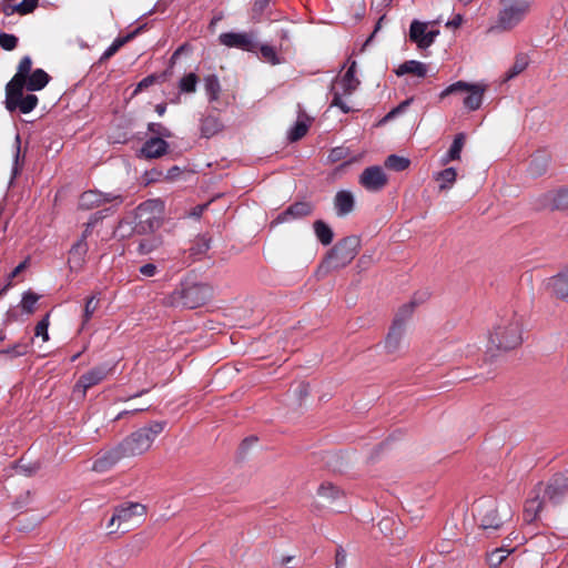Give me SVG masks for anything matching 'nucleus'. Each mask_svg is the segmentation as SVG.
I'll list each match as a JSON object with an SVG mask.
<instances>
[{"instance_id": "9", "label": "nucleus", "mask_w": 568, "mask_h": 568, "mask_svg": "<svg viewBox=\"0 0 568 568\" xmlns=\"http://www.w3.org/2000/svg\"><path fill=\"white\" fill-rule=\"evenodd\" d=\"M358 246L359 240L355 236L343 240L331 251L327 263L334 268L345 266L356 256Z\"/></svg>"}, {"instance_id": "21", "label": "nucleus", "mask_w": 568, "mask_h": 568, "mask_svg": "<svg viewBox=\"0 0 568 568\" xmlns=\"http://www.w3.org/2000/svg\"><path fill=\"white\" fill-rule=\"evenodd\" d=\"M168 143L161 138L148 140L141 149V154L146 159H155L166 153Z\"/></svg>"}, {"instance_id": "14", "label": "nucleus", "mask_w": 568, "mask_h": 568, "mask_svg": "<svg viewBox=\"0 0 568 568\" xmlns=\"http://www.w3.org/2000/svg\"><path fill=\"white\" fill-rule=\"evenodd\" d=\"M101 212L95 213L92 215L91 220L87 224V229L83 232L82 239L75 243L71 250H70V267L79 268L83 262V256L87 253V244L84 242L85 237L88 236L90 229L101 219Z\"/></svg>"}, {"instance_id": "51", "label": "nucleus", "mask_w": 568, "mask_h": 568, "mask_svg": "<svg viewBox=\"0 0 568 568\" xmlns=\"http://www.w3.org/2000/svg\"><path fill=\"white\" fill-rule=\"evenodd\" d=\"M1 9L6 16H12L13 13H18V4L17 3L4 2L2 4Z\"/></svg>"}, {"instance_id": "44", "label": "nucleus", "mask_w": 568, "mask_h": 568, "mask_svg": "<svg viewBox=\"0 0 568 568\" xmlns=\"http://www.w3.org/2000/svg\"><path fill=\"white\" fill-rule=\"evenodd\" d=\"M49 315L44 316L36 326V336L41 337L43 342L49 339Z\"/></svg>"}, {"instance_id": "63", "label": "nucleus", "mask_w": 568, "mask_h": 568, "mask_svg": "<svg viewBox=\"0 0 568 568\" xmlns=\"http://www.w3.org/2000/svg\"><path fill=\"white\" fill-rule=\"evenodd\" d=\"M204 206H199L195 209V211L193 212V215L194 216H200V214L202 213Z\"/></svg>"}, {"instance_id": "24", "label": "nucleus", "mask_w": 568, "mask_h": 568, "mask_svg": "<svg viewBox=\"0 0 568 568\" xmlns=\"http://www.w3.org/2000/svg\"><path fill=\"white\" fill-rule=\"evenodd\" d=\"M335 207L341 216L351 213L354 207V195L349 191L337 192L335 195Z\"/></svg>"}, {"instance_id": "16", "label": "nucleus", "mask_w": 568, "mask_h": 568, "mask_svg": "<svg viewBox=\"0 0 568 568\" xmlns=\"http://www.w3.org/2000/svg\"><path fill=\"white\" fill-rule=\"evenodd\" d=\"M359 183L368 191H379L387 183V176L381 166H369L359 176Z\"/></svg>"}, {"instance_id": "33", "label": "nucleus", "mask_w": 568, "mask_h": 568, "mask_svg": "<svg viewBox=\"0 0 568 568\" xmlns=\"http://www.w3.org/2000/svg\"><path fill=\"white\" fill-rule=\"evenodd\" d=\"M540 508L541 501L538 497L529 499L525 505L524 519L528 523L535 520Z\"/></svg>"}, {"instance_id": "58", "label": "nucleus", "mask_w": 568, "mask_h": 568, "mask_svg": "<svg viewBox=\"0 0 568 568\" xmlns=\"http://www.w3.org/2000/svg\"><path fill=\"white\" fill-rule=\"evenodd\" d=\"M180 173V169L178 166L172 168L168 171V179H174Z\"/></svg>"}, {"instance_id": "57", "label": "nucleus", "mask_w": 568, "mask_h": 568, "mask_svg": "<svg viewBox=\"0 0 568 568\" xmlns=\"http://www.w3.org/2000/svg\"><path fill=\"white\" fill-rule=\"evenodd\" d=\"M19 154H20V149L19 146H17V152H16V155H14V163H13V169H12V178L11 179H14L16 175L18 174L19 172Z\"/></svg>"}, {"instance_id": "13", "label": "nucleus", "mask_w": 568, "mask_h": 568, "mask_svg": "<svg viewBox=\"0 0 568 568\" xmlns=\"http://www.w3.org/2000/svg\"><path fill=\"white\" fill-rule=\"evenodd\" d=\"M122 202L121 196L112 193H101L98 191H87L82 193L79 205L83 210H91L93 207L100 206L104 203H114L120 204Z\"/></svg>"}, {"instance_id": "56", "label": "nucleus", "mask_w": 568, "mask_h": 568, "mask_svg": "<svg viewBox=\"0 0 568 568\" xmlns=\"http://www.w3.org/2000/svg\"><path fill=\"white\" fill-rule=\"evenodd\" d=\"M155 247V244H151L148 241H142L139 245V248L142 253H149Z\"/></svg>"}, {"instance_id": "32", "label": "nucleus", "mask_w": 568, "mask_h": 568, "mask_svg": "<svg viewBox=\"0 0 568 568\" xmlns=\"http://www.w3.org/2000/svg\"><path fill=\"white\" fill-rule=\"evenodd\" d=\"M40 298V295L36 294L32 291H27L23 293L20 307L22 308V312L30 315L34 312L36 305Z\"/></svg>"}, {"instance_id": "35", "label": "nucleus", "mask_w": 568, "mask_h": 568, "mask_svg": "<svg viewBox=\"0 0 568 568\" xmlns=\"http://www.w3.org/2000/svg\"><path fill=\"white\" fill-rule=\"evenodd\" d=\"M221 91L219 79L215 75H209L205 78V92L210 101L219 99Z\"/></svg>"}, {"instance_id": "41", "label": "nucleus", "mask_w": 568, "mask_h": 568, "mask_svg": "<svg viewBox=\"0 0 568 568\" xmlns=\"http://www.w3.org/2000/svg\"><path fill=\"white\" fill-rule=\"evenodd\" d=\"M508 554L509 552L507 550L503 549V548L495 549L488 556V562H489L490 567L491 568L498 567L506 559Z\"/></svg>"}, {"instance_id": "62", "label": "nucleus", "mask_w": 568, "mask_h": 568, "mask_svg": "<svg viewBox=\"0 0 568 568\" xmlns=\"http://www.w3.org/2000/svg\"><path fill=\"white\" fill-rule=\"evenodd\" d=\"M292 559H293V557H291V556L283 557V558L281 559V562H282L283 565H287L288 562H291V560H292Z\"/></svg>"}, {"instance_id": "25", "label": "nucleus", "mask_w": 568, "mask_h": 568, "mask_svg": "<svg viewBox=\"0 0 568 568\" xmlns=\"http://www.w3.org/2000/svg\"><path fill=\"white\" fill-rule=\"evenodd\" d=\"M49 82V75L42 69H37L30 73L26 80L24 87L29 91H38L43 89Z\"/></svg>"}, {"instance_id": "17", "label": "nucleus", "mask_w": 568, "mask_h": 568, "mask_svg": "<svg viewBox=\"0 0 568 568\" xmlns=\"http://www.w3.org/2000/svg\"><path fill=\"white\" fill-rule=\"evenodd\" d=\"M405 323L402 320L396 318L385 341V347L387 352L395 353L400 349L405 343Z\"/></svg>"}, {"instance_id": "49", "label": "nucleus", "mask_w": 568, "mask_h": 568, "mask_svg": "<svg viewBox=\"0 0 568 568\" xmlns=\"http://www.w3.org/2000/svg\"><path fill=\"white\" fill-rule=\"evenodd\" d=\"M412 101H413V98L403 101L398 106H396L390 112H388L385 115V118L382 120V122H386V121L393 119L394 116H396L397 114L404 112L405 109L412 103Z\"/></svg>"}, {"instance_id": "37", "label": "nucleus", "mask_w": 568, "mask_h": 568, "mask_svg": "<svg viewBox=\"0 0 568 568\" xmlns=\"http://www.w3.org/2000/svg\"><path fill=\"white\" fill-rule=\"evenodd\" d=\"M260 52H261V58L264 62L271 63L273 65L280 63V59H278L277 53L273 47L263 44L260 48Z\"/></svg>"}, {"instance_id": "2", "label": "nucleus", "mask_w": 568, "mask_h": 568, "mask_svg": "<svg viewBox=\"0 0 568 568\" xmlns=\"http://www.w3.org/2000/svg\"><path fill=\"white\" fill-rule=\"evenodd\" d=\"M521 343V320L515 313L501 316L488 336V348L508 351Z\"/></svg>"}, {"instance_id": "61", "label": "nucleus", "mask_w": 568, "mask_h": 568, "mask_svg": "<svg viewBox=\"0 0 568 568\" xmlns=\"http://www.w3.org/2000/svg\"><path fill=\"white\" fill-rule=\"evenodd\" d=\"M255 442V438H247L242 444V449H244L247 445L253 444Z\"/></svg>"}, {"instance_id": "45", "label": "nucleus", "mask_w": 568, "mask_h": 568, "mask_svg": "<svg viewBox=\"0 0 568 568\" xmlns=\"http://www.w3.org/2000/svg\"><path fill=\"white\" fill-rule=\"evenodd\" d=\"M28 352V346L24 344H16L14 346L0 351V354L8 355L10 357L23 356Z\"/></svg>"}, {"instance_id": "28", "label": "nucleus", "mask_w": 568, "mask_h": 568, "mask_svg": "<svg viewBox=\"0 0 568 568\" xmlns=\"http://www.w3.org/2000/svg\"><path fill=\"white\" fill-rule=\"evenodd\" d=\"M465 135L459 133L455 136L453 144L450 145L448 152L440 159V163L443 165L448 164L450 161L458 160L460 158V152L464 146Z\"/></svg>"}, {"instance_id": "18", "label": "nucleus", "mask_w": 568, "mask_h": 568, "mask_svg": "<svg viewBox=\"0 0 568 568\" xmlns=\"http://www.w3.org/2000/svg\"><path fill=\"white\" fill-rule=\"evenodd\" d=\"M484 92L485 85L467 83V89L463 92L466 93L464 106L470 111L478 110L483 104Z\"/></svg>"}, {"instance_id": "59", "label": "nucleus", "mask_w": 568, "mask_h": 568, "mask_svg": "<svg viewBox=\"0 0 568 568\" xmlns=\"http://www.w3.org/2000/svg\"><path fill=\"white\" fill-rule=\"evenodd\" d=\"M345 566V556L337 555L336 559V568H344Z\"/></svg>"}, {"instance_id": "31", "label": "nucleus", "mask_w": 568, "mask_h": 568, "mask_svg": "<svg viewBox=\"0 0 568 568\" xmlns=\"http://www.w3.org/2000/svg\"><path fill=\"white\" fill-rule=\"evenodd\" d=\"M314 231H315V234H316L318 241L322 244H324V245L331 244V242L333 240V232L327 224H325L323 221H316L314 223Z\"/></svg>"}, {"instance_id": "7", "label": "nucleus", "mask_w": 568, "mask_h": 568, "mask_svg": "<svg viewBox=\"0 0 568 568\" xmlns=\"http://www.w3.org/2000/svg\"><path fill=\"white\" fill-rule=\"evenodd\" d=\"M145 511V507L139 503H130L121 506L116 508L111 517L108 528L112 530L113 526L116 524V528H122L125 531L130 530L142 521Z\"/></svg>"}, {"instance_id": "39", "label": "nucleus", "mask_w": 568, "mask_h": 568, "mask_svg": "<svg viewBox=\"0 0 568 568\" xmlns=\"http://www.w3.org/2000/svg\"><path fill=\"white\" fill-rule=\"evenodd\" d=\"M197 78L194 73H189L183 77L180 81V90L182 92L192 93L195 92Z\"/></svg>"}, {"instance_id": "52", "label": "nucleus", "mask_w": 568, "mask_h": 568, "mask_svg": "<svg viewBox=\"0 0 568 568\" xmlns=\"http://www.w3.org/2000/svg\"><path fill=\"white\" fill-rule=\"evenodd\" d=\"M29 264V258H26L23 262H21L9 275V278L12 280L13 277L18 276L22 271L27 268Z\"/></svg>"}, {"instance_id": "47", "label": "nucleus", "mask_w": 568, "mask_h": 568, "mask_svg": "<svg viewBox=\"0 0 568 568\" xmlns=\"http://www.w3.org/2000/svg\"><path fill=\"white\" fill-rule=\"evenodd\" d=\"M554 205L557 209H568V189L557 192L554 199Z\"/></svg>"}, {"instance_id": "20", "label": "nucleus", "mask_w": 568, "mask_h": 568, "mask_svg": "<svg viewBox=\"0 0 568 568\" xmlns=\"http://www.w3.org/2000/svg\"><path fill=\"white\" fill-rule=\"evenodd\" d=\"M398 77L405 74H413L417 78H425L428 74V67L426 63L417 60H408L398 65L395 70Z\"/></svg>"}, {"instance_id": "48", "label": "nucleus", "mask_w": 568, "mask_h": 568, "mask_svg": "<svg viewBox=\"0 0 568 568\" xmlns=\"http://www.w3.org/2000/svg\"><path fill=\"white\" fill-rule=\"evenodd\" d=\"M39 0H22L18 4V13L21 16L28 14L32 12L37 6Z\"/></svg>"}, {"instance_id": "43", "label": "nucleus", "mask_w": 568, "mask_h": 568, "mask_svg": "<svg viewBox=\"0 0 568 568\" xmlns=\"http://www.w3.org/2000/svg\"><path fill=\"white\" fill-rule=\"evenodd\" d=\"M98 305H99V298L95 295L88 298L85 306H84V314H83L84 322L90 321V318L97 311Z\"/></svg>"}, {"instance_id": "11", "label": "nucleus", "mask_w": 568, "mask_h": 568, "mask_svg": "<svg viewBox=\"0 0 568 568\" xmlns=\"http://www.w3.org/2000/svg\"><path fill=\"white\" fill-rule=\"evenodd\" d=\"M317 505L343 513L346 509L343 493L329 483L322 484L317 489Z\"/></svg>"}, {"instance_id": "54", "label": "nucleus", "mask_w": 568, "mask_h": 568, "mask_svg": "<svg viewBox=\"0 0 568 568\" xmlns=\"http://www.w3.org/2000/svg\"><path fill=\"white\" fill-rule=\"evenodd\" d=\"M154 82V77H146L142 81L139 82L135 92L141 91L144 88H148Z\"/></svg>"}, {"instance_id": "30", "label": "nucleus", "mask_w": 568, "mask_h": 568, "mask_svg": "<svg viewBox=\"0 0 568 568\" xmlns=\"http://www.w3.org/2000/svg\"><path fill=\"white\" fill-rule=\"evenodd\" d=\"M567 486L568 483L565 478L556 477L546 488L545 496H547L550 500H555L561 494L562 489Z\"/></svg>"}, {"instance_id": "38", "label": "nucleus", "mask_w": 568, "mask_h": 568, "mask_svg": "<svg viewBox=\"0 0 568 568\" xmlns=\"http://www.w3.org/2000/svg\"><path fill=\"white\" fill-rule=\"evenodd\" d=\"M307 130L308 124L303 120H298L296 124L291 129L288 138L291 141H297L306 134Z\"/></svg>"}, {"instance_id": "40", "label": "nucleus", "mask_w": 568, "mask_h": 568, "mask_svg": "<svg viewBox=\"0 0 568 568\" xmlns=\"http://www.w3.org/2000/svg\"><path fill=\"white\" fill-rule=\"evenodd\" d=\"M132 37L133 34H129L128 37L114 40L113 43L103 52L101 60H106L111 58Z\"/></svg>"}, {"instance_id": "64", "label": "nucleus", "mask_w": 568, "mask_h": 568, "mask_svg": "<svg viewBox=\"0 0 568 568\" xmlns=\"http://www.w3.org/2000/svg\"><path fill=\"white\" fill-rule=\"evenodd\" d=\"M301 389L304 392V394H307V386H301Z\"/></svg>"}, {"instance_id": "42", "label": "nucleus", "mask_w": 568, "mask_h": 568, "mask_svg": "<svg viewBox=\"0 0 568 568\" xmlns=\"http://www.w3.org/2000/svg\"><path fill=\"white\" fill-rule=\"evenodd\" d=\"M465 89H467V82L457 81V82L448 85L445 90H443L440 92L439 97H440V99H444L449 94L464 92Z\"/></svg>"}, {"instance_id": "19", "label": "nucleus", "mask_w": 568, "mask_h": 568, "mask_svg": "<svg viewBox=\"0 0 568 568\" xmlns=\"http://www.w3.org/2000/svg\"><path fill=\"white\" fill-rule=\"evenodd\" d=\"M548 288L559 298L568 296V266L557 275L550 277L547 283Z\"/></svg>"}, {"instance_id": "29", "label": "nucleus", "mask_w": 568, "mask_h": 568, "mask_svg": "<svg viewBox=\"0 0 568 568\" xmlns=\"http://www.w3.org/2000/svg\"><path fill=\"white\" fill-rule=\"evenodd\" d=\"M529 64V58L526 54H518L515 59L514 64L505 73V81H509L520 74Z\"/></svg>"}, {"instance_id": "46", "label": "nucleus", "mask_w": 568, "mask_h": 568, "mask_svg": "<svg viewBox=\"0 0 568 568\" xmlns=\"http://www.w3.org/2000/svg\"><path fill=\"white\" fill-rule=\"evenodd\" d=\"M17 43H18V39L16 36L7 34V33L0 34V45L4 50H13L17 47Z\"/></svg>"}, {"instance_id": "4", "label": "nucleus", "mask_w": 568, "mask_h": 568, "mask_svg": "<svg viewBox=\"0 0 568 568\" xmlns=\"http://www.w3.org/2000/svg\"><path fill=\"white\" fill-rule=\"evenodd\" d=\"M510 515L511 510L507 505L498 506L491 499H480L475 506V519L484 530L498 529Z\"/></svg>"}, {"instance_id": "53", "label": "nucleus", "mask_w": 568, "mask_h": 568, "mask_svg": "<svg viewBox=\"0 0 568 568\" xmlns=\"http://www.w3.org/2000/svg\"><path fill=\"white\" fill-rule=\"evenodd\" d=\"M464 19L462 14H456L452 20L446 22L447 28H459Z\"/></svg>"}, {"instance_id": "23", "label": "nucleus", "mask_w": 568, "mask_h": 568, "mask_svg": "<svg viewBox=\"0 0 568 568\" xmlns=\"http://www.w3.org/2000/svg\"><path fill=\"white\" fill-rule=\"evenodd\" d=\"M32 61L30 57H23L18 65L17 73L14 77L10 80V82L7 84V87L13 88V87H20L24 85L26 80L31 71Z\"/></svg>"}, {"instance_id": "8", "label": "nucleus", "mask_w": 568, "mask_h": 568, "mask_svg": "<svg viewBox=\"0 0 568 568\" xmlns=\"http://www.w3.org/2000/svg\"><path fill=\"white\" fill-rule=\"evenodd\" d=\"M437 23L438 20L432 22L413 20L409 27V40L414 42L418 49L424 50L429 48L439 34V30L434 28Z\"/></svg>"}, {"instance_id": "1", "label": "nucleus", "mask_w": 568, "mask_h": 568, "mask_svg": "<svg viewBox=\"0 0 568 568\" xmlns=\"http://www.w3.org/2000/svg\"><path fill=\"white\" fill-rule=\"evenodd\" d=\"M164 426L165 424L162 422H153L148 427L140 428L125 438L115 449L99 457L93 464V469L105 471L123 457H134L144 454L150 449L156 436L164 429Z\"/></svg>"}, {"instance_id": "22", "label": "nucleus", "mask_w": 568, "mask_h": 568, "mask_svg": "<svg viewBox=\"0 0 568 568\" xmlns=\"http://www.w3.org/2000/svg\"><path fill=\"white\" fill-rule=\"evenodd\" d=\"M550 163V156L545 152H538L530 161L528 172L532 178L545 174Z\"/></svg>"}, {"instance_id": "27", "label": "nucleus", "mask_w": 568, "mask_h": 568, "mask_svg": "<svg viewBox=\"0 0 568 568\" xmlns=\"http://www.w3.org/2000/svg\"><path fill=\"white\" fill-rule=\"evenodd\" d=\"M456 178L457 172L454 168H448L434 174V179L438 182V187L440 191L449 190L453 187Z\"/></svg>"}, {"instance_id": "34", "label": "nucleus", "mask_w": 568, "mask_h": 568, "mask_svg": "<svg viewBox=\"0 0 568 568\" xmlns=\"http://www.w3.org/2000/svg\"><path fill=\"white\" fill-rule=\"evenodd\" d=\"M223 128V124L219 119L214 116H207L204 119L202 123V132L205 136H213L217 132H220Z\"/></svg>"}, {"instance_id": "5", "label": "nucleus", "mask_w": 568, "mask_h": 568, "mask_svg": "<svg viewBox=\"0 0 568 568\" xmlns=\"http://www.w3.org/2000/svg\"><path fill=\"white\" fill-rule=\"evenodd\" d=\"M531 0H501V9L491 31H509L517 27L528 14Z\"/></svg>"}, {"instance_id": "55", "label": "nucleus", "mask_w": 568, "mask_h": 568, "mask_svg": "<svg viewBox=\"0 0 568 568\" xmlns=\"http://www.w3.org/2000/svg\"><path fill=\"white\" fill-rule=\"evenodd\" d=\"M343 155H344V149L336 148V149L332 150V152L329 153V159L332 161H338L343 158Z\"/></svg>"}, {"instance_id": "12", "label": "nucleus", "mask_w": 568, "mask_h": 568, "mask_svg": "<svg viewBox=\"0 0 568 568\" xmlns=\"http://www.w3.org/2000/svg\"><path fill=\"white\" fill-rule=\"evenodd\" d=\"M110 369L105 365L92 368L83 374L74 385V393L84 397L87 390L92 386L102 382L109 374Z\"/></svg>"}, {"instance_id": "26", "label": "nucleus", "mask_w": 568, "mask_h": 568, "mask_svg": "<svg viewBox=\"0 0 568 568\" xmlns=\"http://www.w3.org/2000/svg\"><path fill=\"white\" fill-rule=\"evenodd\" d=\"M312 206L308 203H295L277 217V222H286L291 217H302L310 214Z\"/></svg>"}, {"instance_id": "3", "label": "nucleus", "mask_w": 568, "mask_h": 568, "mask_svg": "<svg viewBox=\"0 0 568 568\" xmlns=\"http://www.w3.org/2000/svg\"><path fill=\"white\" fill-rule=\"evenodd\" d=\"M361 84L356 77V62L353 61L347 70L335 78L331 85L332 102L331 108H338L343 113H349L354 109L349 103V98Z\"/></svg>"}, {"instance_id": "6", "label": "nucleus", "mask_w": 568, "mask_h": 568, "mask_svg": "<svg viewBox=\"0 0 568 568\" xmlns=\"http://www.w3.org/2000/svg\"><path fill=\"white\" fill-rule=\"evenodd\" d=\"M164 203L159 199L149 200L136 210V227L139 232L153 231L160 225Z\"/></svg>"}, {"instance_id": "36", "label": "nucleus", "mask_w": 568, "mask_h": 568, "mask_svg": "<svg viewBox=\"0 0 568 568\" xmlns=\"http://www.w3.org/2000/svg\"><path fill=\"white\" fill-rule=\"evenodd\" d=\"M410 161L407 158L389 155L385 161V166L394 171H404L409 166Z\"/></svg>"}, {"instance_id": "60", "label": "nucleus", "mask_w": 568, "mask_h": 568, "mask_svg": "<svg viewBox=\"0 0 568 568\" xmlns=\"http://www.w3.org/2000/svg\"><path fill=\"white\" fill-rule=\"evenodd\" d=\"M155 110H156V112H158V114H159V115H163V114H164V112H165V105H164V104H158V105L155 106Z\"/></svg>"}, {"instance_id": "50", "label": "nucleus", "mask_w": 568, "mask_h": 568, "mask_svg": "<svg viewBox=\"0 0 568 568\" xmlns=\"http://www.w3.org/2000/svg\"><path fill=\"white\" fill-rule=\"evenodd\" d=\"M139 271L142 276L152 277L158 273V267H156V265H154L152 263H148V264L142 265L139 268Z\"/></svg>"}, {"instance_id": "15", "label": "nucleus", "mask_w": 568, "mask_h": 568, "mask_svg": "<svg viewBox=\"0 0 568 568\" xmlns=\"http://www.w3.org/2000/svg\"><path fill=\"white\" fill-rule=\"evenodd\" d=\"M220 42L229 48H237L244 51H254L255 39L253 34L245 32H226L219 37Z\"/></svg>"}, {"instance_id": "10", "label": "nucleus", "mask_w": 568, "mask_h": 568, "mask_svg": "<svg viewBox=\"0 0 568 568\" xmlns=\"http://www.w3.org/2000/svg\"><path fill=\"white\" fill-rule=\"evenodd\" d=\"M24 85L20 87H6V106L9 111L19 109L22 113L31 112L38 103V98L33 94L23 97Z\"/></svg>"}]
</instances>
